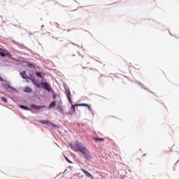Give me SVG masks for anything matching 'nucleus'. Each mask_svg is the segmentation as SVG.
<instances>
[{
	"mask_svg": "<svg viewBox=\"0 0 179 179\" xmlns=\"http://www.w3.org/2000/svg\"><path fill=\"white\" fill-rule=\"evenodd\" d=\"M36 76H38V78H43V76H41V72H37Z\"/></svg>",
	"mask_w": 179,
	"mask_h": 179,
	"instance_id": "19",
	"label": "nucleus"
},
{
	"mask_svg": "<svg viewBox=\"0 0 179 179\" xmlns=\"http://www.w3.org/2000/svg\"><path fill=\"white\" fill-rule=\"evenodd\" d=\"M6 89L7 90H13V87H11L10 86H9V85H7L6 87Z\"/></svg>",
	"mask_w": 179,
	"mask_h": 179,
	"instance_id": "20",
	"label": "nucleus"
},
{
	"mask_svg": "<svg viewBox=\"0 0 179 179\" xmlns=\"http://www.w3.org/2000/svg\"><path fill=\"white\" fill-rule=\"evenodd\" d=\"M1 99L2 100V101H4V103H8V99H6V97H1Z\"/></svg>",
	"mask_w": 179,
	"mask_h": 179,
	"instance_id": "18",
	"label": "nucleus"
},
{
	"mask_svg": "<svg viewBox=\"0 0 179 179\" xmlns=\"http://www.w3.org/2000/svg\"><path fill=\"white\" fill-rule=\"evenodd\" d=\"M70 148H71L72 150H74V152H78L80 153L85 147L82 143L78 141H76L75 143L70 144Z\"/></svg>",
	"mask_w": 179,
	"mask_h": 179,
	"instance_id": "1",
	"label": "nucleus"
},
{
	"mask_svg": "<svg viewBox=\"0 0 179 179\" xmlns=\"http://www.w3.org/2000/svg\"><path fill=\"white\" fill-rule=\"evenodd\" d=\"M81 171H83V173H84L87 177H89V178H93V176L91 175L90 173H89L87 171L81 169Z\"/></svg>",
	"mask_w": 179,
	"mask_h": 179,
	"instance_id": "7",
	"label": "nucleus"
},
{
	"mask_svg": "<svg viewBox=\"0 0 179 179\" xmlns=\"http://www.w3.org/2000/svg\"><path fill=\"white\" fill-rule=\"evenodd\" d=\"M31 82H32V83H34V85H35V86H36V87H38L39 85H38V82L37 80H36V78H31Z\"/></svg>",
	"mask_w": 179,
	"mask_h": 179,
	"instance_id": "11",
	"label": "nucleus"
},
{
	"mask_svg": "<svg viewBox=\"0 0 179 179\" xmlns=\"http://www.w3.org/2000/svg\"><path fill=\"white\" fill-rule=\"evenodd\" d=\"M41 85L42 89H45V90H47V92H51V87H50V85H48V83L46 82L41 83Z\"/></svg>",
	"mask_w": 179,
	"mask_h": 179,
	"instance_id": "2",
	"label": "nucleus"
},
{
	"mask_svg": "<svg viewBox=\"0 0 179 179\" xmlns=\"http://www.w3.org/2000/svg\"><path fill=\"white\" fill-rule=\"evenodd\" d=\"M1 57H10V53L8 51H3L0 52Z\"/></svg>",
	"mask_w": 179,
	"mask_h": 179,
	"instance_id": "8",
	"label": "nucleus"
},
{
	"mask_svg": "<svg viewBox=\"0 0 179 179\" xmlns=\"http://www.w3.org/2000/svg\"><path fill=\"white\" fill-rule=\"evenodd\" d=\"M41 124H45V125H49V127H54L55 124L50 120H38Z\"/></svg>",
	"mask_w": 179,
	"mask_h": 179,
	"instance_id": "4",
	"label": "nucleus"
},
{
	"mask_svg": "<svg viewBox=\"0 0 179 179\" xmlns=\"http://www.w3.org/2000/svg\"><path fill=\"white\" fill-rule=\"evenodd\" d=\"M52 97H53V99H57V94H53Z\"/></svg>",
	"mask_w": 179,
	"mask_h": 179,
	"instance_id": "21",
	"label": "nucleus"
},
{
	"mask_svg": "<svg viewBox=\"0 0 179 179\" xmlns=\"http://www.w3.org/2000/svg\"><path fill=\"white\" fill-rule=\"evenodd\" d=\"M94 141H96V142H101L103 141H104V138H94Z\"/></svg>",
	"mask_w": 179,
	"mask_h": 179,
	"instance_id": "15",
	"label": "nucleus"
},
{
	"mask_svg": "<svg viewBox=\"0 0 179 179\" xmlns=\"http://www.w3.org/2000/svg\"><path fill=\"white\" fill-rule=\"evenodd\" d=\"M66 160H68L69 162H71V161H69V159H68V158H66Z\"/></svg>",
	"mask_w": 179,
	"mask_h": 179,
	"instance_id": "24",
	"label": "nucleus"
},
{
	"mask_svg": "<svg viewBox=\"0 0 179 179\" xmlns=\"http://www.w3.org/2000/svg\"><path fill=\"white\" fill-rule=\"evenodd\" d=\"M21 76L23 78V79H29V76L26 73V71H22L21 73Z\"/></svg>",
	"mask_w": 179,
	"mask_h": 179,
	"instance_id": "12",
	"label": "nucleus"
},
{
	"mask_svg": "<svg viewBox=\"0 0 179 179\" xmlns=\"http://www.w3.org/2000/svg\"><path fill=\"white\" fill-rule=\"evenodd\" d=\"M20 108H23V110H29V108L24 105H20Z\"/></svg>",
	"mask_w": 179,
	"mask_h": 179,
	"instance_id": "17",
	"label": "nucleus"
},
{
	"mask_svg": "<svg viewBox=\"0 0 179 179\" xmlns=\"http://www.w3.org/2000/svg\"><path fill=\"white\" fill-rule=\"evenodd\" d=\"M75 107H79V106H76V104L71 106V110H73V113H75V111H76Z\"/></svg>",
	"mask_w": 179,
	"mask_h": 179,
	"instance_id": "16",
	"label": "nucleus"
},
{
	"mask_svg": "<svg viewBox=\"0 0 179 179\" xmlns=\"http://www.w3.org/2000/svg\"><path fill=\"white\" fill-rule=\"evenodd\" d=\"M57 102L55 101H52L50 105H49V108H52V107H55Z\"/></svg>",
	"mask_w": 179,
	"mask_h": 179,
	"instance_id": "14",
	"label": "nucleus"
},
{
	"mask_svg": "<svg viewBox=\"0 0 179 179\" xmlns=\"http://www.w3.org/2000/svg\"><path fill=\"white\" fill-rule=\"evenodd\" d=\"M24 93H31L33 92V90L29 87H25L24 90Z\"/></svg>",
	"mask_w": 179,
	"mask_h": 179,
	"instance_id": "10",
	"label": "nucleus"
},
{
	"mask_svg": "<svg viewBox=\"0 0 179 179\" xmlns=\"http://www.w3.org/2000/svg\"><path fill=\"white\" fill-rule=\"evenodd\" d=\"M76 106H78L79 107H87L89 111H92V108L90 107V105L87 103H78L76 104Z\"/></svg>",
	"mask_w": 179,
	"mask_h": 179,
	"instance_id": "6",
	"label": "nucleus"
},
{
	"mask_svg": "<svg viewBox=\"0 0 179 179\" xmlns=\"http://www.w3.org/2000/svg\"><path fill=\"white\" fill-rule=\"evenodd\" d=\"M65 94L69 103L72 104V99H71V90L69 88L65 89Z\"/></svg>",
	"mask_w": 179,
	"mask_h": 179,
	"instance_id": "3",
	"label": "nucleus"
},
{
	"mask_svg": "<svg viewBox=\"0 0 179 179\" xmlns=\"http://www.w3.org/2000/svg\"><path fill=\"white\" fill-rule=\"evenodd\" d=\"M84 159H86V160H92V159H93V156H92L90 151L86 155L85 157H84Z\"/></svg>",
	"mask_w": 179,
	"mask_h": 179,
	"instance_id": "9",
	"label": "nucleus"
},
{
	"mask_svg": "<svg viewBox=\"0 0 179 179\" xmlns=\"http://www.w3.org/2000/svg\"><path fill=\"white\" fill-rule=\"evenodd\" d=\"M0 82H3V78H2V77H0Z\"/></svg>",
	"mask_w": 179,
	"mask_h": 179,
	"instance_id": "22",
	"label": "nucleus"
},
{
	"mask_svg": "<svg viewBox=\"0 0 179 179\" xmlns=\"http://www.w3.org/2000/svg\"><path fill=\"white\" fill-rule=\"evenodd\" d=\"M45 106H39L38 108H44Z\"/></svg>",
	"mask_w": 179,
	"mask_h": 179,
	"instance_id": "23",
	"label": "nucleus"
},
{
	"mask_svg": "<svg viewBox=\"0 0 179 179\" xmlns=\"http://www.w3.org/2000/svg\"><path fill=\"white\" fill-rule=\"evenodd\" d=\"M57 111H59L62 114L64 113V108L60 105L57 106Z\"/></svg>",
	"mask_w": 179,
	"mask_h": 179,
	"instance_id": "13",
	"label": "nucleus"
},
{
	"mask_svg": "<svg viewBox=\"0 0 179 179\" xmlns=\"http://www.w3.org/2000/svg\"><path fill=\"white\" fill-rule=\"evenodd\" d=\"M89 152H90L89 150H87L86 147H84V148L81 150V152L80 153V155H82V156H83V157H85L86 155H87Z\"/></svg>",
	"mask_w": 179,
	"mask_h": 179,
	"instance_id": "5",
	"label": "nucleus"
}]
</instances>
